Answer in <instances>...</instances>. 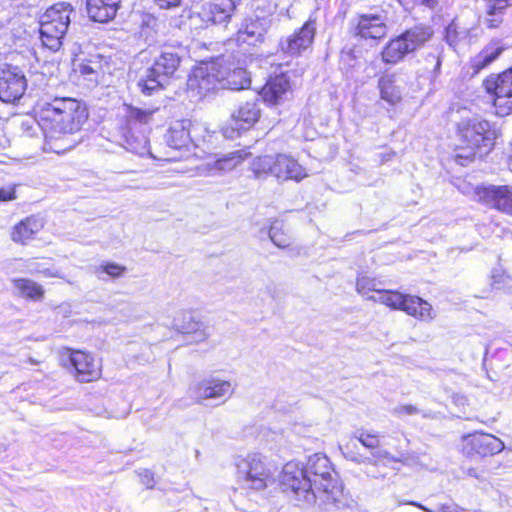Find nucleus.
Here are the masks:
<instances>
[{
    "mask_svg": "<svg viewBox=\"0 0 512 512\" xmlns=\"http://www.w3.org/2000/svg\"><path fill=\"white\" fill-rule=\"evenodd\" d=\"M36 113L38 126L45 138L44 149L58 154L76 145L74 135L88 118L86 107L68 97H55L50 102H44L38 106Z\"/></svg>",
    "mask_w": 512,
    "mask_h": 512,
    "instance_id": "f257e3e1",
    "label": "nucleus"
},
{
    "mask_svg": "<svg viewBox=\"0 0 512 512\" xmlns=\"http://www.w3.org/2000/svg\"><path fill=\"white\" fill-rule=\"evenodd\" d=\"M250 82V77L244 68L224 58H217L195 67L188 78L187 86L199 95H206L218 88L245 89L249 87Z\"/></svg>",
    "mask_w": 512,
    "mask_h": 512,
    "instance_id": "f03ea898",
    "label": "nucleus"
},
{
    "mask_svg": "<svg viewBox=\"0 0 512 512\" xmlns=\"http://www.w3.org/2000/svg\"><path fill=\"white\" fill-rule=\"evenodd\" d=\"M457 134L461 142L459 149L466 153H458V158H472L478 152L487 153L494 146L498 137L496 128L487 120L473 117L461 120L457 125Z\"/></svg>",
    "mask_w": 512,
    "mask_h": 512,
    "instance_id": "7ed1b4c3",
    "label": "nucleus"
},
{
    "mask_svg": "<svg viewBox=\"0 0 512 512\" xmlns=\"http://www.w3.org/2000/svg\"><path fill=\"white\" fill-rule=\"evenodd\" d=\"M433 35V30L424 25H417L405 30L399 36L392 38L381 52V60L385 64L396 65L408 54L424 46Z\"/></svg>",
    "mask_w": 512,
    "mask_h": 512,
    "instance_id": "20e7f679",
    "label": "nucleus"
},
{
    "mask_svg": "<svg viewBox=\"0 0 512 512\" xmlns=\"http://www.w3.org/2000/svg\"><path fill=\"white\" fill-rule=\"evenodd\" d=\"M72 7L65 2L57 3L48 8L40 18V39L43 46L57 51L62 45L69 23Z\"/></svg>",
    "mask_w": 512,
    "mask_h": 512,
    "instance_id": "39448f33",
    "label": "nucleus"
},
{
    "mask_svg": "<svg viewBox=\"0 0 512 512\" xmlns=\"http://www.w3.org/2000/svg\"><path fill=\"white\" fill-rule=\"evenodd\" d=\"M281 485L285 490H290L298 501L306 504L314 503L316 492L313 482L306 468L298 462L286 463L282 470Z\"/></svg>",
    "mask_w": 512,
    "mask_h": 512,
    "instance_id": "423d86ee",
    "label": "nucleus"
},
{
    "mask_svg": "<svg viewBox=\"0 0 512 512\" xmlns=\"http://www.w3.org/2000/svg\"><path fill=\"white\" fill-rule=\"evenodd\" d=\"M179 64L180 58L177 54L163 52L155 59L153 66L147 71L146 77L139 80L138 87L141 92L151 95L162 88L167 80L176 72Z\"/></svg>",
    "mask_w": 512,
    "mask_h": 512,
    "instance_id": "0eeeda50",
    "label": "nucleus"
},
{
    "mask_svg": "<svg viewBox=\"0 0 512 512\" xmlns=\"http://www.w3.org/2000/svg\"><path fill=\"white\" fill-rule=\"evenodd\" d=\"M237 470L238 478L245 489L262 490L273 481L263 457L257 453L249 454L239 460Z\"/></svg>",
    "mask_w": 512,
    "mask_h": 512,
    "instance_id": "6e6552de",
    "label": "nucleus"
},
{
    "mask_svg": "<svg viewBox=\"0 0 512 512\" xmlns=\"http://www.w3.org/2000/svg\"><path fill=\"white\" fill-rule=\"evenodd\" d=\"M485 91L494 97L496 114H512V68L500 74H491L483 81Z\"/></svg>",
    "mask_w": 512,
    "mask_h": 512,
    "instance_id": "1a4fd4ad",
    "label": "nucleus"
},
{
    "mask_svg": "<svg viewBox=\"0 0 512 512\" xmlns=\"http://www.w3.org/2000/svg\"><path fill=\"white\" fill-rule=\"evenodd\" d=\"M165 138L167 145L172 150L179 151V155H167L166 157H158L153 155L147 147V140L145 138L141 139L140 147H134L132 144H130V149L132 152L140 156L150 155L152 158L159 160L179 161L184 159L186 157V152L189 150V147L192 144L189 131L186 128L184 122H176L174 125H172L168 130Z\"/></svg>",
    "mask_w": 512,
    "mask_h": 512,
    "instance_id": "9d476101",
    "label": "nucleus"
},
{
    "mask_svg": "<svg viewBox=\"0 0 512 512\" xmlns=\"http://www.w3.org/2000/svg\"><path fill=\"white\" fill-rule=\"evenodd\" d=\"M188 393L197 403L206 401H225L234 393L232 383L214 375L205 376L194 381Z\"/></svg>",
    "mask_w": 512,
    "mask_h": 512,
    "instance_id": "9b49d317",
    "label": "nucleus"
},
{
    "mask_svg": "<svg viewBox=\"0 0 512 512\" xmlns=\"http://www.w3.org/2000/svg\"><path fill=\"white\" fill-rule=\"evenodd\" d=\"M306 468L313 489L317 493L330 494L335 489V481L333 479V468L327 456L317 453L309 457Z\"/></svg>",
    "mask_w": 512,
    "mask_h": 512,
    "instance_id": "f8f14e48",
    "label": "nucleus"
},
{
    "mask_svg": "<svg viewBox=\"0 0 512 512\" xmlns=\"http://www.w3.org/2000/svg\"><path fill=\"white\" fill-rule=\"evenodd\" d=\"M504 442L488 433H473L462 437V451L467 456L486 457L502 452Z\"/></svg>",
    "mask_w": 512,
    "mask_h": 512,
    "instance_id": "ddd939ff",
    "label": "nucleus"
},
{
    "mask_svg": "<svg viewBox=\"0 0 512 512\" xmlns=\"http://www.w3.org/2000/svg\"><path fill=\"white\" fill-rule=\"evenodd\" d=\"M316 29L315 20L309 18L301 28L280 41V50L290 56H300L312 46Z\"/></svg>",
    "mask_w": 512,
    "mask_h": 512,
    "instance_id": "4468645a",
    "label": "nucleus"
},
{
    "mask_svg": "<svg viewBox=\"0 0 512 512\" xmlns=\"http://www.w3.org/2000/svg\"><path fill=\"white\" fill-rule=\"evenodd\" d=\"M260 116V110L255 102H246L231 116L222 128V134L227 139L237 138L241 131L252 127Z\"/></svg>",
    "mask_w": 512,
    "mask_h": 512,
    "instance_id": "2eb2a0df",
    "label": "nucleus"
},
{
    "mask_svg": "<svg viewBox=\"0 0 512 512\" xmlns=\"http://www.w3.org/2000/svg\"><path fill=\"white\" fill-rule=\"evenodd\" d=\"M69 361L75 370V378L79 382L88 383L100 378V364L92 355L82 351H72Z\"/></svg>",
    "mask_w": 512,
    "mask_h": 512,
    "instance_id": "dca6fc26",
    "label": "nucleus"
},
{
    "mask_svg": "<svg viewBox=\"0 0 512 512\" xmlns=\"http://www.w3.org/2000/svg\"><path fill=\"white\" fill-rule=\"evenodd\" d=\"M27 87L25 76L16 69H8L0 76V100L13 103L19 100Z\"/></svg>",
    "mask_w": 512,
    "mask_h": 512,
    "instance_id": "f3484780",
    "label": "nucleus"
},
{
    "mask_svg": "<svg viewBox=\"0 0 512 512\" xmlns=\"http://www.w3.org/2000/svg\"><path fill=\"white\" fill-rule=\"evenodd\" d=\"M479 200L485 204L512 215V187L489 186L479 188L477 191Z\"/></svg>",
    "mask_w": 512,
    "mask_h": 512,
    "instance_id": "a211bd4d",
    "label": "nucleus"
},
{
    "mask_svg": "<svg viewBox=\"0 0 512 512\" xmlns=\"http://www.w3.org/2000/svg\"><path fill=\"white\" fill-rule=\"evenodd\" d=\"M275 161L274 177L280 182H300L308 176L306 169L290 155L278 153Z\"/></svg>",
    "mask_w": 512,
    "mask_h": 512,
    "instance_id": "6ab92c4d",
    "label": "nucleus"
},
{
    "mask_svg": "<svg viewBox=\"0 0 512 512\" xmlns=\"http://www.w3.org/2000/svg\"><path fill=\"white\" fill-rule=\"evenodd\" d=\"M291 92L290 80L285 74H280L267 81L261 90V96L266 103L276 105L285 101Z\"/></svg>",
    "mask_w": 512,
    "mask_h": 512,
    "instance_id": "aec40b11",
    "label": "nucleus"
},
{
    "mask_svg": "<svg viewBox=\"0 0 512 512\" xmlns=\"http://www.w3.org/2000/svg\"><path fill=\"white\" fill-rule=\"evenodd\" d=\"M44 221L38 216H29L17 223L11 232L13 242L25 245L43 229Z\"/></svg>",
    "mask_w": 512,
    "mask_h": 512,
    "instance_id": "412c9836",
    "label": "nucleus"
},
{
    "mask_svg": "<svg viewBox=\"0 0 512 512\" xmlns=\"http://www.w3.org/2000/svg\"><path fill=\"white\" fill-rule=\"evenodd\" d=\"M387 33L384 20L378 15H361L356 26V35L364 39H381Z\"/></svg>",
    "mask_w": 512,
    "mask_h": 512,
    "instance_id": "4be33fe9",
    "label": "nucleus"
},
{
    "mask_svg": "<svg viewBox=\"0 0 512 512\" xmlns=\"http://www.w3.org/2000/svg\"><path fill=\"white\" fill-rule=\"evenodd\" d=\"M506 49L501 39L491 40L477 55L471 60V67L474 73L492 64Z\"/></svg>",
    "mask_w": 512,
    "mask_h": 512,
    "instance_id": "5701e85b",
    "label": "nucleus"
},
{
    "mask_svg": "<svg viewBox=\"0 0 512 512\" xmlns=\"http://www.w3.org/2000/svg\"><path fill=\"white\" fill-rule=\"evenodd\" d=\"M119 4L120 0H87V12L93 21L105 23L115 17Z\"/></svg>",
    "mask_w": 512,
    "mask_h": 512,
    "instance_id": "b1692460",
    "label": "nucleus"
},
{
    "mask_svg": "<svg viewBox=\"0 0 512 512\" xmlns=\"http://www.w3.org/2000/svg\"><path fill=\"white\" fill-rule=\"evenodd\" d=\"M11 284L15 294L25 300L41 302L45 297L44 287L30 278H13Z\"/></svg>",
    "mask_w": 512,
    "mask_h": 512,
    "instance_id": "393cba45",
    "label": "nucleus"
},
{
    "mask_svg": "<svg viewBox=\"0 0 512 512\" xmlns=\"http://www.w3.org/2000/svg\"><path fill=\"white\" fill-rule=\"evenodd\" d=\"M380 98L389 105L395 106L403 99L401 87L397 84L396 73H386L378 79Z\"/></svg>",
    "mask_w": 512,
    "mask_h": 512,
    "instance_id": "a878e982",
    "label": "nucleus"
},
{
    "mask_svg": "<svg viewBox=\"0 0 512 512\" xmlns=\"http://www.w3.org/2000/svg\"><path fill=\"white\" fill-rule=\"evenodd\" d=\"M402 311L423 322H430L436 316L430 303L416 295L410 294L407 295Z\"/></svg>",
    "mask_w": 512,
    "mask_h": 512,
    "instance_id": "bb28decb",
    "label": "nucleus"
},
{
    "mask_svg": "<svg viewBox=\"0 0 512 512\" xmlns=\"http://www.w3.org/2000/svg\"><path fill=\"white\" fill-rule=\"evenodd\" d=\"M250 155L246 150H237L229 152L217 158L213 162L207 163L210 173H225L232 171L239 166Z\"/></svg>",
    "mask_w": 512,
    "mask_h": 512,
    "instance_id": "cd10ccee",
    "label": "nucleus"
},
{
    "mask_svg": "<svg viewBox=\"0 0 512 512\" xmlns=\"http://www.w3.org/2000/svg\"><path fill=\"white\" fill-rule=\"evenodd\" d=\"M14 262L18 265L20 272L28 273L31 275H41L46 278H64L59 270L48 266L45 262H40L36 259H16Z\"/></svg>",
    "mask_w": 512,
    "mask_h": 512,
    "instance_id": "c85d7f7f",
    "label": "nucleus"
},
{
    "mask_svg": "<svg viewBox=\"0 0 512 512\" xmlns=\"http://www.w3.org/2000/svg\"><path fill=\"white\" fill-rule=\"evenodd\" d=\"M234 8L233 0H213L205 8V13L208 20L215 24H221L230 19Z\"/></svg>",
    "mask_w": 512,
    "mask_h": 512,
    "instance_id": "c756f323",
    "label": "nucleus"
},
{
    "mask_svg": "<svg viewBox=\"0 0 512 512\" xmlns=\"http://www.w3.org/2000/svg\"><path fill=\"white\" fill-rule=\"evenodd\" d=\"M486 2V14L484 24L489 29L498 28L503 22L505 10L510 6L509 0H484Z\"/></svg>",
    "mask_w": 512,
    "mask_h": 512,
    "instance_id": "7c9ffc66",
    "label": "nucleus"
},
{
    "mask_svg": "<svg viewBox=\"0 0 512 512\" xmlns=\"http://www.w3.org/2000/svg\"><path fill=\"white\" fill-rule=\"evenodd\" d=\"M176 326L184 334H194L196 343L204 342L209 337L208 327L190 314L184 315L182 323Z\"/></svg>",
    "mask_w": 512,
    "mask_h": 512,
    "instance_id": "2f4dec72",
    "label": "nucleus"
},
{
    "mask_svg": "<svg viewBox=\"0 0 512 512\" xmlns=\"http://www.w3.org/2000/svg\"><path fill=\"white\" fill-rule=\"evenodd\" d=\"M408 294H402L397 290L382 289L378 294H373L370 301L383 304L392 310H403Z\"/></svg>",
    "mask_w": 512,
    "mask_h": 512,
    "instance_id": "473e14b6",
    "label": "nucleus"
},
{
    "mask_svg": "<svg viewBox=\"0 0 512 512\" xmlns=\"http://www.w3.org/2000/svg\"><path fill=\"white\" fill-rule=\"evenodd\" d=\"M275 160L276 154L258 156L250 163V170L256 178L267 177L268 175L274 177Z\"/></svg>",
    "mask_w": 512,
    "mask_h": 512,
    "instance_id": "72a5a7b5",
    "label": "nucleus"
},
{
    "mask_svg": "<svg viewBox=\"0 0 512 512\" xmlns=\"http://www.w3.org/2000/svg\"><path fill=\"white\" fill-rule=\"evenodd\" d=\"M269 237L271 241L279 248H287L292 243V237L289 231L285 228L283 223L274 222L269 230Z\"/></svg>",
    "mask_w": 512,
    "mask_h": 512,
    "instance_id": "f704fd0d",
    "label": "nucleus"
},
{
    "mask_svg": "<svg viewBox=\"0 0 512 512\" xmlns=\"http://www.w3.org/2000/svg\"><path fill=\"white\" fill-rule=\"evenodd\" d=\"M356 291L365 299L370 300L373 294H378L382 289L379 288V282L375 278L359 275L356 279Z\"/></svg>",
    "mask_w": 512,
    "mask_h": 512,
    "instance_id": "c9c22d12",
    "label": "nucleus"
},
{
    "mask_svg": "<svg viewBox=\"0 0 512 512\" xmlns=\"http://www.w3.org/2000/svg\"><path fill=\"white\" fill-rule=\"evenodd\" d=\"M489 285L492 290L509 291L512 289V277L501 267L491 271Z\"/></svg>",
    "mask_w": 512,
    "mask_h": 512,
    "instance_id": "e433bc0d",
    "label": "nucleus"
},
{
    "mask_svg": "<svg viewBox=\"0 0 512 512\" xmlns=\"http://www.w3.org/2000/svg\"><path fill=\"white\" fill-rule=\"evenodd\" d=\"M340 450L343 456L357 464H371L372 459L369 457H364L363 455L357 453V443L355 438H351L349 441L340 445Z\"/></svg>",
    "mask_w": 512,
    "mask_h": 512,
    "instance_id": "4c0bfd02",
    "label": "nucleus"
},
{
    "mask_svg": "<svg viewBox=\"0 0 512 512\" xmlns=\"http://www.w3.org/2000/svg\"><path fill=\"white\" fill-rule=\"evenodd\" d=\"M126 272V267L114 262H104L94 268V274L101 280H105L103 274L111 278L122 277Z\"/></svg>",
    "mask_w": 512,
    "mask_h": 512,
    "instance_id": "58836bf2",
    "label": "nucleus"
},
{
    "mask_svg": "<svg viewBox=\"0 0 512 512\" xmlns=\"http://www.w3.org/2000/svg\"><path fill=\"white\" fill-rule=\"evenodd\" d=\"M263 38V29L256 23L247 24L243 30L239 31L238 40L248 44H255Z\"/></svg>",
    "mask_w": 512,
    "mask_h": 512,
    "instance_id": "ea45409f",
    "label": "nucleus"
},
{
    "mask_svg": "<svg viewBox=\"0 0 512 512\" xmlns=\"http://www.w3.org/2000/svg\"><path fill=\"white\" fill-rule=\"evenodd\" d=\"M468 33L469 32L466 28L460 27L459 24L454 20L447 26L445 30V39L451 47H455L468 36Z\"/></svg>",
    "mask_w": 512,
    "mask_h": 512,
    "instance_id": "a19ab883",
    "label": "nucleus"
},
{
    "mask_svg": "<svg viewBox=\"0 0 512 512\" xmlns=\"http://www.w3.org/2000/svg\"><path fill=\"white\" fill-rule=\"evenodd\" d=\"M354 438L368 449H375L379 446L380 443L376 434L364 430L358 431Z\"/></svg>",
    "mask_w": 512,
    "mask_h": 512,
    "instance_id": "79ce46f5",
    "label": "nucleus"
},
{
    "mask_svg": "<svg viewBox=\"0 0 512 512\" xmlns=\"http://www.w3.org/2000/svg\"><path fill=\"white\" fill-rule=\"evenodd\" d=\"M405 504L413 505L425 512H465L463 508L456 504H442L437 508V510H431L424 505L414 501L405 502Z\"/></svg>",
    "mask_w": 512,
    "mask_h": 512,
    "instance_id": "37998d69",
    "label": "nucleus"
},
{
    "mask_svg": "<svg viewBox=\"0 0 512 512\" xmlns=\"http://www.w3.org/2000/svg\"><path fill=\"white\" fill-rule=\"evenodd\" d=\"M426 61L431 64V67H427V70L434 75H437L440 71L442 64L441 51L435 50L426 56Z\"/></svg>",
    "mask_w": 512,
    "mask_h": 512,
    "instance_id": "c03bdc74",
    "label": "nucleus"
},
{
    "mask_svg": "<svg viewBox=\"0 0 512 512\" xmlns=\"http://www.w3.org/2000/svg\"><path fill=\"white\" fill-rule=\"evenodd\" d=\"M154 112L155 110L131 108L129 111V118L140 123H148L152 119Z\"/></svg>",
    "mask_w": 512,
    "mask_h": 512,
    "instance_id": "a18cd8bd",
    "label": "nucleus"
},
{
    "mask_svg": "<svg viewBox=\"0 0 512 512\" xmlns=\"http://www.w3.org/2000/svg\"><path fill=\"white\" fill-rule=\"evenodd\" d=\"M395 413L398 415H403V414L413 415V414L418 413V409H417V407L410 405V404L401 405V406L395 408Z\"/></svg>",
    "mask_w": 512,
    "mask_h": 512,
    "instance_id": "49530a36",
    "label": "nucleus"
},
{
    "mask_svg": "<svg viewBox=\"0 0 512 512\" xmlns=\"http://www.w3.org/2000/svg\"><path fill=\"white\" fill-rule=\"evenodd\" d=\"M16 199V193L14 189H0V201H11Z\"/></svg>",
    "mask_w": 512,
    "mask_h": 512,
    "instance_id": "de8ad7c7",
    "label": "nucleus"
},
{
    "mask_svg": "<svg viewBox=\"0 0 512 512\" xmlns=\"http://www.w3.org/2000/svg\"><path fill=\"white\" fill-rule=\"evenodd\" d=\"M140 477L142 483L145 486L151 488L154 485L153 474L150 471H144L143 473L140 474Z\"/></svg>",
    "mask_w": 512,
    "mask_h": 512,
    "instance_id": "09e8293b",
    "label": "nucleus"
},
{
    "mask_svg": "<svg viewBox=\"0 0 512 512\" xmlns=\"http://www.w3.org/2000/svg\"><path fill=\"white\" fill-rule=\"evenodd\" d=\"M161 8L176 7L180 4V0H154Z\"/></svg>",
    "mask_w": 512,
    "mask_h": 512,
    "instance_id": "8fccbe9b",
    "label": "nucleus"
},
{
    "mask_svg": "<svg viewBox=\"0 0 512 512\" xmlns=\"http://www.w3.org/2000/svg\"><path fill=\"white\" fill-rule=\"evenodd\" d=\"M79 72L84 76H91L95 74L94 69L88 64H81L79 66Z\"/></svg>",
    "mask_w": 512,
    "mask_h": 512,
    "instance_id": "3c124183",
    "label": "nucleus"
},
{
    "mask_svg": "<svg viewBox=\"0 0 512 512\" xmlns=\"http://www.w3.org/2000/svg\"><path fill=\"white\" fill-rule=\"evenodd\" d=\"M422 4L428 6V7H434L436 4L435 0H420Z\"/></svg>",
    "mask_w": 512,
    "mask_h": 512,
    "instance_id": "603ef678",
    "label": "nucleus"
},
{
    "mask_svg": "<svg viewBox=\"0 0 512 512\" xmlns=\"http://www.w3.org/2000/svg\"><path fill=\"white\" fill-rule=\"evenodd\" d=\"M386 455H387V452H384L383 455H381L380 453L374 454V456H376V457H381V456H386Z\"/></svg>",
    "mask_w": 512,
    "mask_h": 512,
    "instance_id": "864d4df0",
    "label": "nucleus"
}]
</instances>
